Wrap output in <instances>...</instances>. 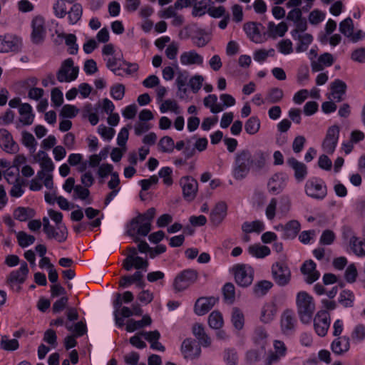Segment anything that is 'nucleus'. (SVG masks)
Masks as SVG:
<instances>
[{"label": "nucleus", "mask_w": 365, "mask_h": 365, "mask_svg": "<svg viewBox=\"0 0 365 365\" xmlns=\"http://www.w3.org/2000/svg\"><path fill=\"white\" fill-rule=\"evenodd\" d=\"M267 155L257 150L253 153L249 149L238 151L235 156L232 175L237 180L245 179L252 170L259 173L262 170L267 162Z\"/></svg>", "instance_id": "nucleus-1"}, {"label": "nucleus", "mask_w": 365, "mask_h": 365, "mask_svg": "<svg viewBox=\"0 0 365 365\" xmlns=\"http://www.w3.org/2000/svg\"><path fill=\"white\" fill-rule=\"evenodd\" d=\"M156 210L149 208L145 212L139 213L133 217L127 225V235L133 237L135 234L143 237L147 236L151 231V222L155 217Z\"/></svg>", "instance_id": "nucleus-2"}, {"label": "nucleus", "mask_w": 365, "mask_h": 365, "mask_svg": "<svg viewBox=\"0 0 365 365\" xmlns=\"http://www.w3.org/2000/svg\"><path fill=\"white\" fill-rule=\"evenodd\" d=\"M296 302L301 322L304 324H309L315 309L312 297L306 292H300L297 294Z\"/></svg>", "instance_id": "nucleus-3"}, {"label": "nucleus", "mask_w": 365, "mask_h": 365, "mask_svg": "<svg viewBox=\"0 0 365 365\" xmlns=\"http://www.w3.org/2000/svg\"><path fill=\"white\" fill-rule=\"evenodd\" d=\"M305 192L312 198L323 200L327 195V188L322 179L312 178L305 184Z\"/></svg>", "instance_id": "nucleus-4"}, {"label": "nucleus", "mask_w": 365, "mask_h": 365, "mask_svg": "<svg viewBox=\"0 0 365 365\" xmlns=\"http://www.w3.org/2000/svg\"><path fill=\"white\" fill-rule=\"evenodd\" d=\"M78 72V66H73V59L68 58L62 62L56 77L59 82H71L77 78Z\"/></svg>", "instance_id": "nucleus-5"}, {"label": "nucleus", "mask_w": 365, "mask_h": 365, "mask_svg": "<svg viewBox=\"0 0 365 365\" xmlns=\"http://www.w3.org/2000/svg\"><path fill=\"white\" fill-rule=\"evenodd\" d=\"M197 277V272L193 269H187L180 272L174 279V289L178 292L185 290L190 284L195 282Z\"/></svg>", "instance_id": "nucleus-6"}, {"label": "nucleus", "mask_w": 365, "mask_h": 365, "mask_svg": "<svg viewBox=\"0 0 365 365\" xmlns=\"http://www.w3.org/2000/svg\"><path fill=\"white\" fill-rule=\"evenodd\" d=\"M272 275L275 283L280 286L287 285L291 279V271L284 262H275L272 266Z\"/></svg>", "instance_id": "nucleus-7"}, {"label": "nucleus", "mask_w": 365, "mask_h": 365, "mask_svg": "<svg viewBox=\"0 0 365 365\" xmlns=\"http://www.w3.org/2000/svg\"><path fill=\"white\" fill-rule=\"evenodd\" d=\"M236 283L240 287H246L253 281V270L251 267L244 264H237L233 268Z\"/></svg>", "instance_id": "nucleus-8"}, {"label": "nucleus", "mask_w": 365, "mask_h": 365, "mask_svg": "<svg viewBox=\"0 0 365 365\" xmlns=\"http://www.w3.org/2000/svg\"><path fill=\"white\" fill-rule=\"evenodd\" d=\"M180 185L182 190L184 199L188 202L192 201L197 192V181L192 177L184 176L180 178Z\"/></svg>", "instance_id": "nucleus-9"}, {"label": "nucleus", "mask_w": 365, "mask_h": 365, "mask_svg": "<svg viewBox=\"0 0 365 365\" xmlns=\"http://www.w3.org/2000/svg\"><path fill=\"white\" fill-rule=\"evenodd\" d=\"M339 127L332 125L328 128L326 137L322 143L323 150L328 154H333L337 145L339 136Z\"/></svg>", "instance_id": "nucleus-10"}, {"label": "nucleus", "mask_w": 365, "mask_h": 365, "mask_svg": "<svg viewBox=\"0 0 365 365\" xmlns=\"http://www.w3.org/2000/svg\"><path fill=\"white\" fill-rule=\"evenodd\" d=\"M330 316L327 311H319L314 319V327L316 333L320 336H324L330 326Z\"/></svg>", "instance_id": "nucleus-11"}, {"label": "nucleus", "mask_w": 365, "mask_h": 365, "mask_svg": "<svg viewBox=\"0 0 365 365\" xmlns=\"http://www.w3.org/2000/svg\"><path fill=\"white\" fill-rule=\"evenodd\" d=\"M31 27L32 32L31 37L32 42L35 44L42 43L46 35L43 18L40 16L34 18L31 23Z\"/></svg>", "instance_id": "nucleus-12"}, {"label": "nucleus", "mask_w": 365, "mask_h": 365, "mask_svg": "<svg viewBox=\"0 0 365 365\" xmlns=\"http://www.w3.org/2000/svg\"><path fill=\"white\" fill-rule=\"evenodd\" d=\"M288 176L284 173L273 175L267 183L268 190L272 194L277 195L282 192L287 185Z\"/></svg>", "instance_id": "nucleus-13"}, {"label": "nucleus", "mask_w": 365, "mask_h": 365, "mask_svg": "<svg viewBox=\"0 0 365 365\" xmlns=\"http://www.w3.org/2000/svg\"><path fill=\"white\" fill-rule=\"evenodd\" d=\"M21 40L15 36H0V52L19 51L21 48Z\"/></svg>", "instance_id": "nucleus-14"}, {"label": "nucleus", "mask_w": 365, "mask_h": 365, "mask_svg": "<svg viewBox=\"0 0 365 365\" xmlns=\"http://www.w3.org/2000/svg\"><path fill=\"white\" fill-rule=\"evenodd\" d=\"M217 300L214 297L198 298L194 306L195 313L198 316L205 315L215 306Z\"/></svg>", "instance_id": "nucleus-15"}, {"label": "nucleus", "mask_w": 365, "mask_h": 365, "mask_svg": "<svg viewBox=\"0 0 365 365\" xmlns=\"http://www.w3.org/2000/svg\"><path fill=\"white\" fill-rule=\"evenodd\" d=\"M0 146L9 153H15L19 150V145L14 140L11 134L4 128L0 129Z\"/></svg>", "instance_id": "nucleus-16"}, {"label": "nucleus", "mask_w": 365, "mask_h": 365, "mask_svg": "<svg viewBox=\"0 0 365 365\" xmlns=\"http://www.w3.org/2000/svg\"><path fill=\"white\" fill-rule=\"evenodd\" d=\"M181 351L185 359H193L200 355L201 348L200 346L195 344L194 340L185 339L182 341Z\"/></svg>", "instance_id": "nucleus-17"}, {"label": "nucleus", "mask_w": 365, "mask_h": 365, "mask_svg": "<svg viewBox=\"0 0 365 365\" xmlns=\"http://www.w3.org/2000/svg\"><path fill=\"white\" fill-rule=\"evenodd\" d=\"M122 265L123 269L126 271H130L133 268L138 270L144 269L146 271L149 265V262L147 259H144L143 257L139 256L134 258L131 256H127L123 260Z\"/></svg>", "instance_id": "nucleus-18"}, {"label": "nucleus", "mask_w": 365, "mask_h": 365, "mask_svg": "<svg viewBox=\"0 0 365 365\" xmlns=\"http://www.w3.org/2000/svg\"><path fill=\"white\" fill-rule=\"evenodd\" d=\"M287 163L294 171V178L297 182H302L306 178L308 172L304 163L298 161L294 157L288 158Z\"/></svg>", "instance_id": "nucleus-19"}, {"label": "nucleus", "mask_w": 365, "mask_h": 365, "mask_svg": "<svg viewBox=\"0 0 365 365\" xmlns=\"http://www.w3.org/2000/svg\"><path fill=\"white\" fill-rule=\"evenodd\" d=\"M48 239H56L58 242H63L68 237V230L65 225H51L47 230H43Z\"/></svg>", "instance_id": "nucleus-20"}, {"label": "nucleus", "mask_w": 365, "mask_h": 365, "mask_svg": "<svg viewBox=\"0 0 365 365\" xmlns=\"http://www.w3.org/2000/svg\"><path fill=\"white\" fill-rule=\"evenodd\" d=\"M346 88L345 82L340 79H335L330 85L331 93L328 98L329 99L332 98L336 102H341L344 100Z\"/></svg>", "instance_id": "nucleus-21"}, {"label": "nucleus", "mask_w": 365, "mask_h": 365, "mask_svg": "<svg viewBox=\"0 0 365 365\" xmlns=\"http://www.w3.org/2000/svg\"><path fill=\"white\" fill-rule=\"evenodd\" d=\"M227 211V206L225 202H217L210 212V220L211 222L214 225L218 226L226 217Z\"/></svg>", "instance_id": "nucleus-22"}, {"label": "nucleus", "mask_w": 365, "mask_h": 365, "mask_svg": "<svg viewBox=\"0 0 365 365\" xmlns=\"http://www.w3.org/2000/svg\"><path fill=\"white\" fill-rule=\"evenodd\" d=\"M29 267L26 262L21 263V267L17 270L12 271L7 277L6 282L8 284H12L18 282L19 284H23L29 274Z\"/></svg>", "instance_id": "nucleus-23"}, {"label": "nucleus", "mask_w": 365, "mask_h": 365, "mask_svg": "<svg viewBox=\"0 0 365 365\" xmlns=\"http://www.w3.org/2000/svg\"><path fill=\"white\" fill-rule=\"evenodd\" d=\"M301 272L303 274L307 275L305 281L308 284H312L317 281L320 274L316 270V264L312 259L306 261L301 267Z\"/></svg>", "instance_id": "nucleus-24"}, {"label": "nucleus", "mask_w": 365, "mask_h": 365, "mask_svg": "<svg viewBox=\"0 0 365 365\" xmlns=\"http://www.w3.org/2000/svg\"><path fill=\"white\" fill-rule=\"evenodd\" d=\"M259 26L263 27L262 24L254 21L245 23L243 26L247 36L252 41L256 43L262 41V35Z\"/></svg>", "instance_id": "nucleus-25"}, {"label": "nucleus", "mask_w": 365, "mask_h": 365, "mask_svg": "<svg viewBox=\"0 0 365 365\" xmlns=\"http://www.w3.org/2000/svg\"><path fill=\"white\" fill-rule=\"evenodd\" d=\"M350 349V339L348 336H339L335 339L331 344V349L336 355H343Z\"/></svg>", "instance_id": "nucleus-26"}, {"label": "nucleus", "mask_w": 365, "mask_h": 365, "mask_svg": "<svg viewBox=\"0 0 365 365\" xmlns=\"http://www.w3.org/2000/svg\"><path fill=\"white\" fill-rule=\"evenodd\" d=\"M300 223L295 220H292L286 223L284 227H281L282 238L284 240H292L296 237L300 230Z\"/></svg>", "instance_id": "nucleus-27"}, {"label": "nucleus", "mask_w": 365, "mask_h": 365, "mask_svg": "<svg viewBox=\"0 0 365 365\" xmlns=\"http://www.w3.org/2000/svg\"><path fill=\"white\" fill-rule=\"evenodd\" d=\"M192 334L197 339L199 344L204 347H209L211 345V338L205 331L202 324L196 323L192 327Z\"/></svg>", "instance_id": "nucleus-28"}, {"label": "nucleus", "mask_w": 365, "mask_h": 365, "mask_svg": "<svg viewBox=\"0 0 365 365\" xmlns=\"http://www.w3.org/2000/svg\"><path fill=\"white\" fill-rule=\"evenodd\" d=\"M296 320L290 310L284 312L281 318V327L284 334H290L294 330Z\"/></svg>", "instance_id": "nucleus-29"}, {"label": "nucleus", "mask_w": 365, "mask_h": 365, "mask_svg": "<svg viewBox=\"0 0 365 365\" xmlns=\"http://www.w3.org/2000/svg\"><path fill=\"white\" fill-rule=\"evenodd\" d=\"M180 59L182 65H202L203 63L202 56L195 50L183 52L180 55Z\"/></svg>", "instance_id": "nucleus-30"}, {"label": "nucleus", "mask_w": 365, "mask_h": 365, "mask_svg": "<svg viewBox=\"0 0 365 365\" xmlns=\"http://www.w3.org/2000/svg\"><path fill=\"white\" fill-rule=\"evenodd\" d=\"M151 323L152 319L150 317L146 314L143 317L141 320L135 321L133 319H128L125 329L128 332H133L145 326H149Z\"/></svg>", "instance_id": "nucleus-31"}, {"label": "nucleus", "mask_w": 365, "mask_h": 365, "mask_svg": "<svg viewBox=\"0 0 365 365\" xmlns=\"http://www.w3.org/2000/svg\"><path fill=\"white\" fill-rule=\"evenodd\" d=\"M269 36L272 38H276V36L278 35L280 37L284 36L286 32L288 30V26L287 24L284 21H282L278 25H275L274 22L270 21L267 25Z\"/></svg>", "instance_id": "nucleus-32"}, {"label": "nucleus", "mask_w": 365, "mask_h": 365, "mask_svg": "<svg viewBox=\"0 0 365 365\" xmlns=\"http://www.w3.org/2000/svg\"><path fill=\"white\" fill-rule=\"evenodd\" d=\"M35 215V210L31 207H18L14 211V218L21 222L31 219Z\"/></svg>", "instance_id": "nucleus-33"}, {"label": "nucleus", "mask_w": 365, "mask_h": 365, "mask_svg": "<svg viewBox=\"0 0 365 365\" xmlns=\"http://www.w3.org/2000/svg\"><path fill=\"white\" fill-rule=\"evenodd\" d=\"M264 223L260 220H255L252 222H245L242 225V230L246 234L257 232L260 233L264 230Z\"/></svg>", "instance_id": "nucleus-34"}, {"label": "nucleus", "mask_w": 365, "mask_h": 365, "mask_svg": "<svg viewBox=\"0 0 365 365\" xmlns=\"http://www.w3.org/2000/svg\"><path fill=\"white\" fill-rule=\"evenodd\" d=\"M231 322L233 327L238 331L242 330L245 324V316L238 307H233L232 310Z\"/></svg>", "instance_id": "nucleus-35"}, {"label": "nucleus", "mask_w": 365, "mask_h": 365, "mask_svg": "<svg viewBox=\"0 0 365 365\" xmlns=\"http://www.w3.org/2000/svg\"><path fill=\"white\" fill-rule=\"evenodd\" d=\"M249 253L257 258H264L270 255V249L265 245L255 244L248 248Z\"/></svg>", "instance_id": "nucleus-36"}, {"label": "nucleus", "mask_w": 365, "mask_h": 365, "mask_svg": "<svg viewBox=\"0 0 365 365\" xmlns=\"http://www.w3.org/2000/svg\"><path fill=\"white\" fill-rule=\"evenodd\" d=\"M272 287L273 284L272 282L268 280H262L255 284L253 287V293L258 297H263Z\"/></svg>", "instance_id": "nucleus-37"}, {"label": "nucleus", "mask_w": 365, "mask_h": 365, "mask_svg": "<svg viewBox=\"0 0 365 365\" xmlns=\"http://www.w3.org/2000/svg\"><path fill=\"white\" fill-rule=\"evenodd\" d=\"M67 14L69 23L72 25L76 24L82 16V6L78 3L74 4Z\"/></svg>", "instance_id": "nucleus-38"}, {"label": "nucleus", "mask_w": 365, "mask_h": 365, "mask_svg": "<svg viewBox=\"0 0 365 365\" xmlns=\"http://www.w3.org/2000/svg\"><path fill=\"white\" fill-rule=\"evenodd\" d=\"M349 245L354 253L357 256H365V242L359 240L358 237L352 236Z\"/></svg>", "instance_id": "nucleus-39"}, {"label": "nucleus", "mask_w": 365, "mask_h": 365, "mask_svg": "<svg viewBox=\"0 0 365 365\" xmlns=\"http://www.w3.org/2000/svg\"><path fill=\"white\" fill-rule=\"evenodd\" d=\"M297 40L298 43L295 49L297 53H301L307 50L313 41V36L309 34H304L302 36H297Z\"/></svg>", "instance_id": "nucleus-40"}, {"label": "nucleus", "mask_w": 365, "mask_h": 365, "mask_svg": "<svg viewBox=\"0 0 365 365\" xmlns=\"http://www.w3.org/2000/svg\"><path fill=\"white\" fill-rule=\"evenodd\" d=\"M354 299L355 297L353 292L349 289H344L339 294V302L344 307H352L354 306Z\"/></svg>", "instance_id": "nucleus-41"}, {"label": "nucleus", "mask_w": 365, "mask_h": 365, "mask_svg": "<svg viewBox=\"0 0 365 365\" xmlns=\"http://www.w3.org/2000/svg\"><path fill=\"white\" fill-rule=\"evenodd\" d=\"M260 128V120L257 116H251L245 124V130L250 135L256 134Z\"/></svg>", "instance_id": "nucleus-42"}, {"label": "nucleus", "mask_w": 365, "mask_h": 365, "mask_svg": "<svg viewBox=\"0 0 365 365\" xmlns=\"http://www.w3.org/2000/svg\"><path fill=\"white\" fill-rule=\"evenodd\" d=\"M223 323L222 315L218 311H213L208 317V324L212 329H220Z\"/></svg>", "instance_id": "nucleus-43"}, {"label": "nucleus", "mask_w": 365, "mask_h": 365, "mask_svg": "<svg viewBox=\"0 0 365 365\" xmlns=\"http://www.w3.org/2000/svg\"><path fill=\"white\" fill-rule=\"evenodd\" d=\"M19 245L23 248L34 243L36 238L33 235H28L24 231H20L16 235Z\"/></svg>", "instance_id": "nucleus-44"}, {"label": "nucleus", "mask_w": 365, "mask_h": 365, "mask_svg": "<svg viewBox=\"0 0 365 365\" xmlns=\"http://www.w3.org/2000/svg\"><path fill=\"white\" fill-rule=\"evenodd\" d=\"M0 345L1 348L6 351H15L19 347L17 339H9L6 335L1 336Z\"/></svg>", "instance_id": "nucleus-45"}, {"label": "nucleus", "mask_w": 365, "mask_h": 365, "mask_svg": "<svg viewBox=\"0 0 365 365\" xmlns=\"http://www.w3.org/2000/svg\"><path fill=\"white\" fill-rule=\"evenodd\" d=\"M284 96L283 91L279 88H273L269 90L266 99L270 103L279 102Z\"/></svg>", "instance_id": "nucleus-46"}, {"label": "nucleus", "mask_w": 365, "mask_h": 365, "mask_svg": "<svg viewBox=\"0 0 365 365\" xmlns=\"http://www.w3.org/2000/svg\"><path fill=\"white\" fill-rule=\"evenodd\" d=\"M339 31L348 38L354 31L353 20L350 17H347L339 24Z\"/></svg>", "instance_id": "nucleus-47"}, {"label": "nucleus", "mask_w": 365, "mask_h": 365, "mask_svg": "<svg viewBox=\"0 0 365 365\" xmlns=\"http://www.w3.org/2000/svg\"><path fill=\"white\" fill-rule=\"evenodd\" d=\"M223 359L227 365H236L238 360L236 350L233 348L225 349L223 352Z\"/></svg>", "instance_id": "nucleus-48"}, {"label": "nucleus", "mask_w": 365, "mask_h": 365, "mask_svg": "<svg viewBox=\"0 0 365 365\" xmlns=\"http://www.w3.org/2000/svg\"><path fill=\"white\" fill-rule=\"evenodd\" d=\"M158 145L163 153H172L174 150V140L170 136L163 137Z\"/></svg>", "instance_id": "nucleus-49"}, {"label": "nucleus", "mask_w": 365, "mask_h": 365, "mask_svg": "<svg viewBox=\"0 0 365 365\" xmlns=\"http://www.w3.org/2000/svg\"><path fill=\"white\" fill-rule=\"evenodd\" d=\"M125 88L124 85L121 83H117L110 88V96L113 99L120 101L125 96Z\"/></svg>", "instance_id": "nucleus-50"}, {"label": "nucleus", "mask_w": 365, "mask_h": 365, "mask_svg": "<svg viewBox=\"0 0 365 365\" xmlns=\"http://www.w3.org/2000/svg\"><path fill=\"white\" fill-rule=\"evenodd\" d=\"M79 110L73 105H64L61 110L60 115L63 118H73L77 115Z\"/></svg>", "instance_id": "nucleus-51"}, {"label": "nucleus", "mask_w": 365, "mask_h": 365, "mask_svg": "<svg viewBox=\"0 0 365 365\" xmlns=\"http://www.w3.org/2000/svg\"><path fill=\"white\" fill-rule=\"evenodd\" d=\"M274 313L275 312L272 306L268 305L264 307L261 312V322L263 323L270 322L274 319Z\"/></svg>", "instance_id": "nucleus-52"}, {"label": "nucleus", "mask_w": 365, "mask_h": 365, "mask_svg": "<svg viewBox=\"0 0 365 365\" xmlns=\"http://www.w3.org/2000/svg\"><path fill=\"white\" fill-rule=\"evenodd\" d=\"M178 105L174 100H165L163 103H162L160 106V110L161 113H166L168 110H170L171 111L179 113L178 110Z\"/></svg>", "instance_id": "nucleus-53"}, {"label": "nucleus", "mask_w": 365, "mask_h": 365, "mask_svg": "<svg viewBox=\"0 0 365 365\" xmlns=\"http://www.w3.org/2000/svg\"><path fill=\"white\" fill-rule=\"evenodd\" d=\"M65 0H58L53 6L54 14L58 18H63L66 14Z\"/></svg>", "instance_id": "nucleus-54"}, {"label": "nucleus", "mask_w": 365, "mask_h": 365, "mask_svg": "<svg viewBox=\"0 0 365 365\" xmlns=\"http://www.w3.org/2000/svg\"><path fill=\"white\" fill-rule=\"evenodd\" d=\"M203 81L204 77L201 75H195L190 79L188 84L194 93L201 88Z\"/></svg>", "instance_id": "nucleus-55"}, {"label": "nucleus", "mask_w": 365, "mask_h": 365, "mask_svg": "<svg viewBox=\"0 0 365 365\" xmlns=\"http://www.w3.org/2000/svg\"><path fill=\"white\" fill-rule=\"evenodd\" d=\"M358 272L354 264H349L344 273V277L347 282L354 283L357 277Z\"/></svg>", "instance_id": "nucleus-56"}, {"label": "nucleus", "mask_w": 365, "mask_h": 365, "mask_svg": "<svg viewBox=\"0 0 365 365\" xmlns=\"http://www.w3.org/2000/svg\"><path fill=\"white\" fill-rule=\"evenodd\" d=\"M223 295L225 300L232 302L235 299V292L234 284L231 282L226 283L222 288Z\"/></svg>", "instance_id": "nucleus-57"}, {"label": "nucleus", "mask_w": 365, "mask_h": 365, "mask_svg": "<svg viewBox=\"0 0 365 365\" xmlns=\"http://www.w3.org/2000/svg\"><path fill=\"white\" fill-rule=\"evenodd\" d=\"M365 338V326L363 324L356 325L352 333H351V339L358 342L361 341Z\"/></svg>", "instance_id": "nucleus-58"}, {"label": "nucleus", "mask_w": 365, "mask_h": 365, "mask_svg": "<svg viewBox=\"0 0 365 365\" xmlns=\"http://www.w3.org/2000/svg\"><path fill=\"white\" fill-rule=\"evenodd\" d=\"M335 237V234L333 231L325 230L320 237L319 242L323 245H329L334 242Z\"/></svg>", "instance_id": "nucleus-59"}, {"label": "nucleus", "mask_w": 365, "mask_h": 365, "mask_svg": "<svg viewBox=\"0 0 365 365\" xmlns=\"http://www.w3.org/2000/svg\"><path fill=\"white\" fill-rule=\"evenodd\" d=\"M351 59L359 63H365V47L354 50L351 54Z\"/></svg>", "instance_id": "nucleus-60"}, {"label": "nucleus", "mask_w": 365, "mask_h": 365, "mask_svg": "<svg viewBox=\"0 0 365 365\" xmlns=\"http://www.w3.org/2000/svg\"><path fill=\"white\" fill-rule=\"evenodd\" d=\"M325 18V14L318 9L313 10L309 16V21L311 24L317 25L322 22Z\"/></svg>", "instance_id": "nucleus-61"}, {"label": "nucleus", "mask_w": 365, "mask_h": 365, "mask_svg": "<svg viewBox=\"0 0 365 365\" xmlns=\"http://www.w3.org/2000/svg\"><path fill=\"white\" fill-rule=\"evenodd\" d=\"M68 302L67 297L63 296L59 299L56 300L52 307V310L54 314H58L63 311L66 307Z\"/></svg>", "instance_id": "nucleus-62"}, {"label": "nucleus", "mask_w": 365, "mask_h": 365, "mask_svg": "<svg viewBox=\"0 0 365 365\" xmlns=\"http://www.w3.org/2000/svg\"><path fill=\"white\" fill-rule=\"evenodd\" d=\"M172 173L173 170L170 167H164L159 171V176L163 178V182L167 185H171L173 184L171 178Z\"/></svg>", "instance_id": "nucleus-63"}, {"label": "nucleus", "mask_w": 365, "mask_h": 365, "mask_svg": "<svg viewBox=\"0 0 365 365\" xmlns=\"http://www.w3.org/2000/svg\"><path fill=\"white\" fill-rule=\"evenodd\" d=\"M277 46L279 52L283 54H289L293 51L292 43L289 39L282 40Z\"/></svg>", "instance_id": "nucleus-64"}]
</instances>
